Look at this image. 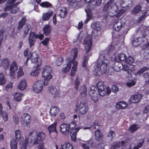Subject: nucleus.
Segmentation results:
<instances>
[{"instance_id": "f257e3e1", "label": "nucleus", "mask_w": 149, "mask_h": 149, "mask_svg": "<svg viewBox=\"0 0 149 149\" xmlns=\"http://www.w3.org/2000/svg\"><path fill=\"white\" fill-rule=\"evenodd\" d=\"M106 86L104 82L99 81L96 86H91L89 94L93 101H96L98 100L100 96H103L106 94V91H104Z\"/></svg>"}, {"instance_id": "f03ea898", "label": "nucleus", "mask_w": 149, "mask_h": 149, "mask_svg": "<svg viewBox=\"0 0 149 149\" xmlns=\"http://www.w3.org/2000/svg\"><path fill=\"white\" fill-rule=\"evenodd\" d=\"M84 43L85 45V50L86 53L84 57V59L82 64L83 67H85L86 66V63H87L89 59L88 52L91 49L92 44V39L90 38H86L84 40Z\"/></svg>"}, {"instance_id": "7ed1b4c3", "label": "nucleus", "mask_w": 149, "mask_h": 149, "mask_svg": "<svg viewBox=\"0 0 149 149\" xmlns=\"http://www.w3.org/2000/svg\"><path fill=\"white\" fill-rule=\"evenodd\" d=\"M104 60H100L97 63V67L95 70L97 73L103 74L107 71V67L109 64L110 61L107 59H105L104 56H103Z\"/></svg>"}, {"instance_id": "20e7f679", "label": "nucleus", "mask_w": 149, "mask_h": 149, "mask_svg": "<svg viewBox=\"0 0 149 149\" xmlns=\"http://www.w3.org/2000/svg\"><path fill=\"white\" fill-rule=\"evenodd\" d=\"M52 69V67L47 65H45L42 69V77L45 78L44 84L46 85L48 84V81L52 77L51 74Z\"/></svg>"}, {"instance_id": "39448f33", "label": "nucleus", "mask_w": 149, "mask_h": 149, "mask_svg": "<svg viewBox=\"0 0 149 149\" xmlns=\"http://www.w3.org/2000/svg\"><path fill=\"white\" fill-rule=\"evenodd\" d=\"M68 124L69 126V129H70L71 139L72 141H75L77 139V133L80 128L78 127L75 128L77 125V124L75 121H73Z\"/></svg>"}, {"instance_id": "423d86ee", "label": "nucleus", "mask_w": 149, "mask_h": 149, "mask_svg": "<svg viewBox=\"0 0 149 149\" xmlns=\"http://www.w3.org/2000/svg\"><path fill=\"white\" fill-rule=\"evenodd\" d=\"M85 101V100L81 101L79 104L76 105L77 110L79 111V113L81 115L85 114L88 109V105Z\"/></svg>"}, {"instance_id": "0eeeda50", "label": "nucleus", "mask_w": 149, "mask_h": 149, "mask_svg": "<svg viewBox=\"0 0 149 149\" xmlns=\"http://www.w3.org/2000/svg\"><path fill=\"white\" fill-rule=\"evenodd\" d=\"M44 83V81L41 80L36 81L33 86V91L37 93L40 92L42 90L43 84L45 85Z\"/></svg>"}, {"instance_id": "6e6552de", "label": "nucleus", "mask_w": 149, "mask_h": 149, "mask_svg": "<svg viewBox=\"0 0 149 149\" xmlns=\"http://www.w3.org/2000/svg\"><path fill=\"white\" fill-rule=\"evenodd\" d=\"M21 121L24 126H27L31 123V116L27 113H24L21 116Z\"/></svg>"}, {"instance_id": "1a4fd4ad", "label": "nucleus", "mask_w": 149, "mask_h": 149, "mask_svg": "<svg viewBox=\"0 0 149 149\" xmlns=\"http://www.w3.org/2000/svg\"><path fill=\"white\" fill-rule=\"evenodd\" d=\"M125 22H122L121 19H117L114 22L113 28V29L117 31H119L125 26Z\"/></svg>"}, {"instance_id": "9d476101", "label": "nucleus", "mask_w": 149, "mask_h": 149, "mask_svg": "<svg viewBox=\"0 0 149 149\" xmlns=\"http://www.w3.org/2000/svg\"><path fill=\"white\" fill-rule=\"evenodd\" d=\"M74 56L73 58L71 61V64H73V65L72 66V69L73 71H77V66L78 62L77 61H75V60L77 58L78 55V50L77 48H74Z\"/></svg>"}, {"instance_id": "9b49d317", "label": "nucleus", "mask_w": 149, "mask_h": 149, "mask_svg": "<svg viewBox=\"0 0 149 149\" xmlns=\"http://www.w3.org/2000/svg\"><path fill=\"white\" fill-rule=\"evenodd\" d=\"M18 65L16 62L13 61L10 68L9 75L11 77L13 78L15 77V72L18 70Z\"/></svg>"}, {"instance_id": "f8f14e48", "label": "nucleus", "mask_w": 149, "mask_h": 149, "mask_svg": "<svg viewBox=\"0 0 149 149\" xmlns=\"http://www.w3.org/2000/svg\"><path fill=\"white\" fill-rule=\"evenodd\" d=\"M60 130L64 135H67L70 134V129H69V126L67 124H61L60 125Z\"/></svg>"}, {"instance_id": "ddd939ff", "label": "nucleus", "mask_w": 149, "mask_h": 149, "mask_svg": "<svg viewBox=\"0 0 149 149\" xmlns=\"http://www.w3.org/2000/svg\"><path fill=\"white\" fill-rule=\"evenodd\" d=\"M71 61L70 58H67V61L65 64L63 65L62 68V72L64 73H66L69 72L71 69Z\"/></svg>"}, {"instance_id": "4468645a", "label": "nucleus", "mask_w": 149, "mask_h": 149, "mask_svg": "<svg viewBox=\"0 0 149 149\" xmlns=\"http://www.w3.org/2000/svg\"><path fill=\"white\" fill-rule=\"evenodd\" d=\"M30 55H31V58H30L31 60V61L32 63H35L36 65V67L38 68L41 65V60H38V56L37 55L35 54L36 57L33 56L34 54H31V52H30Z\"/></svg>"}, {"instance_id": "2eb2a0df", "label": "nucleus", "mask_w": 149, "mask_h": 149, "mask_svg": "<svg viewBox=\"0 0 149 149\" xmlns=\"http://www.w3.org/2000/svg\"><path fill=\"white\" fill-rule=\"evenodd\" d=\"M46 136L45 133L43 132H41L38 133L37 137L34 139V141L33 142L34 144H37L39 142L45 139Z\"/></svg>"}, {"instance_id": "dca6fc26", "label": "nucleus", "mask_w": 149, "mask_h": 149, "mask_svg": "<svg viewBox=\"0 0 149 149\" xmlns=\"http://www.w3.org/2000/svg\"><path fill=\"white\" fill-rule=\"evenodd\" d=\"M35 33L33 32H31L28 38V40L30 47L34 45L36 42V39L35 37Z\"/></svg>"}, {"instance_id": "f3484780", "label": "nucleus", "mask_w": 149, "mask_h": 149, "mask_svg": "<svg viewBox=\"0 0 149 149\" xmlns=\"http://www.w3.org/2000/svg\"><path fill=\"white\" fill-rule=\"evenodd\" d=\"M44 34L46 36H48L51 33L52 28L50 25L47 24L45 25L42 28Z\"/></svg>"}, {"instance_id": "a211bd4d", "label": "nucleus", "mask_w": 149, "mask_h": 149, "mask_svg": "<svg viewBox=\"0 0 149 149\" xmlns=\"http://www.w3.org/2000/svg\"><path fill=\"white\" fill-rule=\"evenodd\" d=\"M87 9L85 10V12L86 13L87 15V20L89 21L91 18L92 16V10L93 9V7H91V6H87Z\"/></svg>"}, {"instance_id": "6ab92c4d", "label": "nucleus", "mask_w": 149, "mask_h": 149, "mask_svg": "<svg viewBox=\"0 0 149 149\" xmlns=\"http://www.w3.org/2000/svg\"><path fill=\"white\" fill-rule=\"evenodd\" d=\"M142 97V96L140 94L134 95L131 97L130 100L131 103H137L140 101Z\"/></svg>"}, {"instance_id": "aec40b11", "label": "nucleus", "mask_w": 149, "mask_h": 149, "mask_svg": "<svg viewBox=\"0 0 149 149\" xmlns=\"http://www.w3.org/2000/svg\"><path fill=\"white\" fill-rule=\"evenodd\" d=\"M123 64L120 62H116L113 65L112 68L116 72H119L123 69Z\"/></svg>"}, {"instance_id": "412c9836", "label": "nucleus", "mask_w": 149, "mask_h": 149, "mask_svg": "<svg viewBox=\"0 0 149 149\" xmlns=\"http://www.w3.org/2000/svg\"><path fill=\"white\" fill-rule=\"evenodd\" d=\"M59 111V109L56 107H52L49 112L50 116L52 117L56 116L58 113Z\"/></svg>"}, {"instance_id": "4be33fe9", "label": "nucleus", "mask_w": 149, "mask_h": 149, "mask_svg": "<svg viewBox=\"0 0 149 149\" xmlns=\"http://www.w3.org/2000/svg\"><path fill=\"white\" fill-rule=\"evenodd\" d=\"M57 125V122H54L53 124L49 125L47 128V129L49 131V134L50 135L52 132H54L55 133H57V131L56 129Z\"/></svg>"}, {"instance_id": "5701e85b", "label": "nucleus", "mask_w": 149, "mask_h": 149, "mask_svg": "<svg viewBox=\"0 0 149 149\" xmlns=\"http://www.w3.org/2000/svg\"><path fill=\"white\" fill-rule=\"evenodd\" d=\"M127 106V105L126 102L122 101L119 102L116 104L115 107L117 109H122L126 108Z\"/></svg>"}, {"instance_id": "b1692460", "label": "nucleus", "mask_w": 149, "mask_h": 149, "mask_svg": "<svg viewBox=\"0 0 149 149\" xmlns=\"http://www.w3.org/2000/svg\"><path fill=\"white\" fill-rule=\"evenodd\" d=\"M95 139L97 141H100L102 139L103 135L99 129L97 130L95 132Z\"/></svg>"}, {"instance_id": "393cba45", "label": "nucleus", "mask_w": 149, "mask_h": 149, "mask_svg": "<svg viewBox=\"0 0 149 149\" xmlns=\"http://www.w3.org/2000/svg\"><path fill=\"white\" fill-rule=\"evenodd\" d=\"M48 90L49 93L51 94L54 95V97H55L56 95L58 96V95L56 88L55 86H50L48 87Z\"/></svg>"}, {"instance_id": "a878e982", "label": "nucleus", "mask_w": 149, "mask_h": 149, "mask_svg": "<svg viewBox=\"0 0 149 149\" xmlns=\"http://www.w3.org/2000/svg\"><path fill=\"white\" fill-rule=\"evenodd\" d=\"M53 14L52 10H50L47 13L43 14L42 17V19L43 21H46L49 20Z\"/></svg>"}, {"instance_id": "bb28decb", "label": "nucleus", "mask_w": 149, "mask_h": 149, "mask_svg": "<svg viewBox=\"0 0 149 149\" xmlns=\"http://www.w3.org/2000/svg\"><path fill=\"white\" fill-rule=\"evenodd\" d=\"M141 9L142 6L138 4L131 11V14L134 15H136L141 11Z\"/></svg>"}, {"instance_id": "cd10ccee", "label": "nucleus", "mask_w": 149, "mask_h": 149, "mask_svg": "<svg viewBox=\"0 0 149 149\" xmlns=\"http://www.w3.org/2000/svg\"><path fill=\"white\" fill-rule=\"evenodd\" d=\"M80 93L83 97H86L87 95V87L86 85H84L81 87L79 90Z\"/></svg>"}, {"instance_id": "c85d7f7f", "label": "nucleus", "mask_w": 149, "mask_h": 149, "mask_svg": "<svg viewBox=\"0 0 149 149\" xmlns=\"http://www.w3.org/2000/svg\"><path fill=\"white\" fill-rule=\"evenodd\" d=\"M67 1L69 3L70 7L71 8H74L78 6V1L76 0H67Z\"/></svg>"}, {"instance_id": "c756f323", "label": "nucleus", "mask_w": 149, "mask_h": 149, "mask_svg": "<svg viewBox=\"0 0 149 149\" xmlns=\"http://www.w3.org/2000/svg\"><path fill=\"white\" fill-rule=\"evenodd\" d=\"M13 100L16 101H20L22 100V97L23 95L22 94L18 93H15L13 94Z\"/></svg>"}, {"instance_id": "7c9ffc66", "label": "nucleus", "mask_w": 149, "mask_h": 149, "mask_svg": "<svg viewBox=\"0 0 149 149\" xmlns=\"http://www.w3.org/2000/svg\"><path fill=\"white\" fill-rule=\"evenodd\" d=\"M26 19L25 17H22L21 20L18 23L17 29L19 30L23 28L26 22Z\"/></svg>"}, {"instance_id": "2f4dec72", "label": "nucleus", "mask_w": 149, "mask_h": 149, "mask_svg": "<svg viewBox=\"0 0 149 149\" xmlns=\"http://www.w3.org/2000/svg\"><path fill=\"white\" fill-rule=\"evenodd\" d=\"M1 63L4 69H7L9 66V61L8 58H5L1 61Z\"/></svg>"}, {"instance_id": "473e14b6", "label": "nucleus", "mask_w": 149, "mask_h": 149, "mask_svg": "<svg viewBox=\"0 0 149 149\" xmlns=\"http://www.w3.org/2000/svg\"><path fill=\"white\" fill-rule=\"evenodd\" d=\"M115 0H110L104 6L103 10L104 11H106L109 10L110 8H111V6L112 3H113Z\"/></svg>"}, {"instance_id": "72a5a7b5", "label": "nucleus", "mask_w": 149, "mask_h": 149, "mask_svg": "<svg viewBox=\"0 0 149 149\" xmlns=\"http://www.w3.org/2000/svg\"><path fill=\"white\" fill-rule=\"evenodd\" d=\"M27 85L25 80H22L18 86V88L21 90L23 91L27 86Z\"/></svg>"}, {"instance_id": "f704fd0d", "label": "nucleus", "mask_w": 149, "mask_h": 149, "mask_svg": "<svg viewBox=\"0 0 149 149\" xmlns=\"http://www.w3.org/2000/svg\"><path fill=\"white\" fill-rule=\"evenodd\" d=\"M17 143L15 139H12L10 141L11 149H17Z\"/></svg>"}, {"instance_id": "c9c22d12", "label": "nucleus", "mask_w": 149, "mask_h": 149, "mask_svg": "<svg viewBox=\"0 0 149 149\" xmlns=\"http://www.w3.org/2000/svg\"><path fill=\"white\" fill-rule=\"evenodd\" d=\"M6 103L7 105L9 107L10 109H11L12 108H15L17 105V104L16 102H12L10 103L9 101H7Z\"/></svg>"}, {"instance_id": "e433bc0d", "label": "nucleus", "mask_w": 149, "mask_h": 149, "mask_svg": "<svg viewBox=\"0 0 149 149\" xmlns=\"http://www.w3.org/2000/svg\"><path fill=\"white\" fill-rule=\"evenodd\" d=\"M40 6L43 8H49L52 7V4L48 2H43L40 4Z\"/></svg>"}, {"instance_id": "4c0bfd02", "label": "nucleus", "mask_w": 149, "mask_h": 149, "mask_svg": "<svg viewBox=\"0 0 149 149\" xmlns=\"http://www.w3.org/2000/svg\"><path fill=\"white\" fill-rule=\"evenodd\" d=\"M148 70H149V68L148 67H143L137 72L136 74L137 75H140L144 72L147 71Z\"/></svg>"}, {"instance_id": "58836bf2", "label": "nucleus", "mask_w": 149, "mask_h": 149, "mask_svg": "<svg viewBox=\"0 0 149 149\" xmlns=\"http://www.w3.org/2000/svg\"><path fill=\"white\" fill-rule=\"evenodd\" d=\"M6 81V79L4 77L3 73H1L0 74V85L4 84Z\"/></svg>"}, {"instance_id": "ea45409f", "label": "nucleus", "mask_w": 149, "mask_h": 149, "mask_svg": "<svg viewBox=\"0 0 149 149\" xmlns=\"http://www.w3.org/2000/svg\"><path fill=\"white\" fill-rule=\"evenodd\" d=\"M134 62V58L130 56L128 58L126 57L125 61V62L127 64H128L130 65L132 64V63Z\"/></svg>"}, {"instance_id": "a19ab883", "label": "nucleus", "mask_w": 149, "mask_h": 149, "mask_svg": "<svg viewBox=\"0 0 149 149\" xmlns=\"http://www.w3.org/2000/svg\"><path fill=\"white\" fill-rule=\"evenodd\" d=\"M64 61L63 57L61 56L58 57L56 60V64L58 66H60L63 64Z\"/></svg>"}, {"instance_id": "79ce46f5", "label": "nucleus", "mask_w": 149, "mask_h": 149, "mask_svg": "<svg viewBox=\"0 0 149 149\" xmlns=\"http://www.w3.org/2000/svg\"><path fill=\"white\" fill-rule=\"evenodd\" d=\"M30 28H29L28 26L25 27L24 28L23 32V33L22 34V37L23 39L25 38L28 33L29 32V31Z\"/></svg>"}, {"instance_id": "37998d69", "label": "nucleus", "mask_w": 149, "mask_h": 149, "mask_svg": "<svg viewBox=\"0 0 149 149\" xmlns=\"http://www.w3.org/2000/svg\"><path fill=\"white\" fill-rule=\"evenodd\" d=\"M126 57V55L123 53L118 54V58L121 61H125Z\"/></svg>"}, {"instance_id": "c03bdc74", "label": "nucleus", "mask_w": 149, "mask_h": 149, "mask_svg": "<svg viewBox=\"0 0 149 149\" xmlns=\"http://www.w3.org/2000/svg\"><path fill=\"white\" fill-rule=\"evenodd\" d=\"M101 0H93V1L91 2V4H92L91 6V7H93L94 9L95 6H100L101 4Z\"/></svg>"}, {"instance_id": "a18cd8bd", "label": "nucleus", "mask_w": 149, "mask_h": 149, "mask_svg": "<svg viewBox=\"0 0 149 149\" xmlns=\"http://www.w3.org/2000/svg\"><path fill=\"white\" fill-rule=\"evenodd\" d=\"M61 145L65 149H74L73 146L70 143L66 142Z\"/></svg>"}, {"instance_id": "49530a36", "label": "nucleus", "mask_w": 149, "mask_h": 149, "mask_svg": "<svg viewBox=\"0 0 149 149\" xmlns=\"http://www.w3.org/2000/svg\"><path fill=\"white\" fill-rule=\"evenodd\" d=\"M60 13L58 15V16L60 17L61 18H64L65 17L67 14V10H63L62 9L60 10Z\"/></svg>"}, {"instance_id": "de8ad7c7", "label": "nucleus", "mask_w": 149, "mask_h": 149, "mask_svg": "<svg viewBox=\"0 0 149 149\" xmlns=\"http://www.w3.org/2000/svg\"><path fill=\"white\" fill-rule=\"evenodd\" d=\"M120 143L119 141L114 142L113 145L111 146V149H117L120 148Z\"/></svg>"}, {"instance_id": "09e8293b", "label": "nucleus", "mask_w": 149, "mask_h": 149, "mask_svg": "<svg viewBox=\"0 0 149 149\" xmlns=\"http://www.w3.org/2000/svg\"><path fill=\"white\" fill-rule=\"evenodd\" d=\"M139 127L137 126V125L133 124L130 127L129 130V131H131L132 133L136 131Z\"/></svg>"}, {"instance_id": "8fccbe9b", "label": "nucleus", "mask_w": 149, "mask_h": 149, "mask_svg": "<svg viewBox=\"0 0 149 149\" xmlns=\"http://www.w3.org/2000/svg\"><path fill=\"white\" fill-rule=\"evenodd\" d=\"M80 82L79 78L77 77L74 83V89L76 91H77L78 89L79 86L80 84Z\"/></svg>"}, {"instance_id": "3c124183", "label": "nucleus", "mask_w": 149, "mask_h": 149, "mask_svg": "<svg viewBox=\"0 0 149 149\" xmlns=\"http://www.w3.org/2000/svg\"><path fill=\"white\" fill-rule=\"evenodd\" d=\"M15 136L16 140L19 141L21 137V132L20 131L17 130L15 132Z\"/></svg>"}, {"instance_id": "603ef678", "label": "nucleus", "mask_w": 149, "mask_h": 149, "mask_svg": "<svg viewBox=\"0 0 149 149\" xmlns=\"http://www.w3.org/2000/svg\"><path fill=\"white\" fill-rule=\"evenodd\" d=\"M24 72L23 71V68L22 67H20L19 68V70L17 73V77L19 78L21 76L23 75Z\"/></svg>"}, {"instance_id": "864d4df0", "label": "nucleus", "mask_w": 149, "mask_h": 149, "mask_svg": "<svg viewBox=\"0 0 149 149\" xmlns=\"http://www.w3.org/2000/svg\"><path fill=\"white\" fill-rule=\"evenodd\" d=\"M39 72V69L38 68H37L35 70L32 71L30 74L32 76L37 77L38 76Z\"/></svg>"}, {"instance_id": "5fc2aeb1", "label": "nucleus", "mask_w": 149, "mask_h": 149, "mask_svg": "<svg viewBox=\"0 0 149 149\" xmlns=\"http://www.w3.org/2000/svg\"><path fill=\"white\" fill-rule=\"evenodd\" d=\"M49 38H45L44 40L42 41L41 43L43 45L47 46L49 43Z\"/></svg>"}, {"instance_id": "6e6d98bb", "label": "nucleus", "mask_w": 149, "mask_h": 149, "mask_svg": "<svg viewBox=\"0 0 149 149\" xmlns=\"http://www.w3.org/2000/svg\"><path fill=\"white\" fill-rule=\"evenodd\" d=\"M1 114H2V116L3 120L5 121H7L8 119V117L7 113L6 112H2V113Z\"/></svg>"}, {"instance_id": "4d7b16f0", "label": "nucleus", "mask_w": 149, "mask_h": 149, "mask_svg": "<svg viewBox=\"0 0 149 149\" xmlns=\"http://www.w3.org/2000/svg\"><path fill=\"white\" fill-rule=\"evenodd\" d=\"M115 136V132L112 130H111L107 135L108 137H110L111 140L113 139Z\"/></svg>"}, {"instance_id": "13d9d810", "label": "nucleus", "mask_w": 149, "mask_h": 149, "mask_svg": "<svg viewBox=\"0 0 149 149\" xmlns=\"http://www.w3.org/2000/svg\"><path fill=\"white\" fill-rule=\"evenodd\" d=\"M125 10L121 9L119 10L118 13H117L116 15H115L117 17H119L120 16L122 15L125 12Z\"/></svg>"}, {"instance_id": "bf43d9fd", "label": "nucleus", "mask_w": 149, "mask_h": 149, "mask_svg": "<svg viewBox=\"0 0 149 149\" xmlns=\"http://www.w3.org/2000/svg\"><path fill=\"white\" fill-rule=\"evenodd\" d=\"M94 28L96 30L98 31L101 29V26L99 24V22H96L94 24Z\"/></svg>"}, {"instance_id": "052dcab7", "label": "nucleus", "mask_w": 149, "mask_h": 149, "mask_svg": "<svg viewBox=\"0 0 149 149\" xmlns=\"http://www.w3.org/2000/svg\"><path fill=\"white\" fill-rule=\"evenodd\" d=\"M146 13H145L143 14L138 19V21L139 22H141L144 19L146 18Z\"/></svg>"}, {"instance_id": "680f3d73", "label": "nucleus", "mask_w": 149, "mask_h": 149, "mask_svg": "<svg viewBox=\"0 0 149 149\" xmlns=\"http://www.w3.org/2000/svg\"><path fill=\"white\" fill-rule=\"evenodd\" d=\"M141 38L139 37L138 38H137L135 40H134L132 41V43L133 45V46H137L139 45V43H137V44H136V45H134V43H138L139 42V38Z\"/></svg>"}, {"instance_id": "e2e57ef3", "label": "nucleus", "mask_w": 149, "mask_h": 149, "mask_svg": "<svg viewBox=\"0 0 149 149\" xmlns=\"http://www.w3.org/2000/svg\"><path fill=\"white\" fill-rule=\"evenodd\" d=\"M11 5L8 6H6L4 8V10L5 12H6L8 10H11L13 8V5L11 4Z\"/></svg>"}, {"instance_id": "0e129e2a", "label": "nucleus", "mask_w": 149, "mask_h": 149, "mask_svg": "<svg viewBox=\"0 0 149 149\" xmlns=\"http://www.w3.org/2000/svg\"><path fill=\"white\" fill-rule=\"evenodd\" d=\"M111 89L112 91L114 93L118 92L119 90L118 87L116 85H113Z\"/></svg>"}, {"instance_id": "69168bd1", "label": "nucleus", "mask_w": 149, "mask_h": 149, "mask_svg": "<svg viewBox=\"0 0 149 149\" xmlns=\"http://www.w3.org/2000/svg\"><path fill=\"white\" fill-rule=\"evenodd\" d=\"M19 119V117L15 115L13 116V121L15 124H17L18 123Z\"/></svg>"}, {"instance_id": "338daca9", "label": "nucleus", "mask_w": 149, "mask_h": 149, "mask_svg": "<svg viewBox=\"0 0 149 149\" xmlns=\"http://www.w3.org/2000/svg\"><path fill=\"white\" fill-rule=\"evenodd\" d=\"M135 84V82L133 81L127 83V85L128 87H130L134 86Z\"/></svg>"}, {"instance_id": "774afa93", "label": "nucleus", "mask_w": 149, "mask_h": 149, "mask_svg": "<svg viewBox=\"0 0 149 149\" xmlns=\"http://www.w3.org/2000/svg\"><path fill=\"white\" fill-rule=\"evenodd\" d=\"M143 76L145 79H148L149 78V73L146 72L143 74Z\"/></svg>"}]
</instances>
